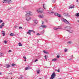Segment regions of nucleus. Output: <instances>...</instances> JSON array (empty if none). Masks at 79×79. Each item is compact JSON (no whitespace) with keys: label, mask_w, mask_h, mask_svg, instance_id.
<instances>
[{"label":"nucleus","mask_w":79,"mask_h":79,"mask_svg":"<svg viewBox=\"0 0 79 79\" xmlns=\"http://www.w3.org/2000/svg\"><path fill=\"white\" fill-rule=\"evenodd\" d=\"M37 13H42L44 12V10L43 8H40L37 9L36 10Z\"/></svg>","instance_id":"1"},{"label":"nucleus","mask_w":79,"mask_h":79,"mask_svg":"<svg viewBox=\"0 0 79 79\" xmlns=\"http://www.w3.org/2000/svg\"><path fill=\"white\" fill-rule=\"evenodd\" d=\"M26 13L27 14L25 15V16H26V17H27V16H29V15L30 16H32V13L31 11H26Z\"/></svg>","instance_id":"2"},{"label":"nucleus","mask_w":79,"mask_h":79,"mask_svg":"<svg viewBox=\"0 0 79 79\" xmlns=\"http://www.w3.org/2000/svg\"><path fill=\"white\" fill-rule=\"evenodd\" d=\"M62 22H64V23H65V24H70L69 22L68 21L64 19H62Z\"/></svg>","instance_id":"3"},{"label":"nucleus","mask_w":79,"mask_h":79,"mask_svg":"<svg viewBox=\"0 0 79 79\" xmlns=\"http://www.w3.org/2000/svg\"><path fill=\"white\" fill-rule=\"evenodd\" d=\"M55 76H56V74L55 73V72H54L53 73H52V75H51V77H50V79H53L55 77Z\"/></svg>","instance_id":"4"},{"label":"nucleus","mask_w":79,"mask_h":79,"mask_svg":"<svg viewBox=\"0 0 79 79\" xmlns=\"http://www.w3.org/2000/svg\"><path fill=\"white\" fill-rule=\"evenodd\" d=\"M71 27L69 26H68L65 27V31H68L69 29H71Z\"/></svg>","instance_id":"5"},{"label":"nucleus","mask_w":79,"mask_h":79,"mask_svg":"<svg viewBox=\"0 0 79 79\" xmlns=\"http://www.w3.org/2000/svg\"><path fill=\"white\" fill-rule=\"evenodd\" d=\"M63 15L64 16H65V17H68V16H69V15H68V13H64Z\"/></svg>","instance_id":"6"},{"label":"nucleus","mask_w":79,"mask_h":79,"mask_svg":"<svg viewBox=\"0 0 79 79\" xmlns=\"http://www.w3.org/2000/svg\"><path fill=\"white\" fill-rule=\"evenodd\" d=\"M5 26V23H3L1 25H0V29H2V27H3Z\"/></svg>","instance_id":"7"},{"label":"nucleus","mask_w":79,"mask_h":79,"mask_svg":"<svg viewBox=\"0 0 79 79\" xmlns=\"http://www.w3.org/2000/svg\"><path fill=\"white\" fill-rule=\"evenodd\" d=\"M39 18H44V15H39L38 16Z\"/></svg>","instance_id":"8"},{"label":"nucleus","mask_w":79,"mask_h":79,"mask_svg":"<svg viewBox=\"0 0 79 79\" xmlns=\"http://www.w3.org/2000/svg\"><path fill=\"white\" fill-rule=\"evenodd\" d=\"M26 19L27 21H30V20L31 19V17H27V18H26Z\"/></svg>","instance_id":"9"},{"label":"nucleus","mask_w":79,"mask_h":79,"mask_svg":"<svg viewBox=\"0 0 79 79\" xmlns=\"http://www.w3.org/2000/svg\"><path fill=\"white\" fill-rule=\"evenodd\" d=\"M27 34H29V35H31V32L30 31V30H28V31L27 33Z\"/></svg>","instance_id":"10"},{"label":"nucleus","mask_w":79,"mask_h":79,"mask_svg":"<svg viewBox=\"0 0 79 79\" xmlns=\"http://www.w3.org/2000/svg\"><path fill=\"white\" fill-rule=\"evenodd\" d=\"M6 66L7 68H8L9 67H11V65H9L8 64H6Z\"/></svg>","instance_id":"11"},{"label":"nucleus","mask_w":79,"mask_h":79,"mask_svg":"<svg viewBox=\"0 0 79 79\" xmlns=\"http://www.w3.org/2000/svg\"><path fill=\"white\" fill-rule=\"evenodd\" d=\"M59 29H62V28H61V27H57V28L54 27V30H57Z\"/></svg>","instance_id":"12"},{"label":"nucleus","mask_w":79,"mask_h":79,"mask_svg":"<svg viewBox=\"0 0 79 79\" xmlns=\"http://www.w3.org/2000/svg\"><path fill=\"white\" fill-rule=\"evenodd\" d=\"M41 27H42L43 28H46V27H47V26L45 25H41Z\"/></svg>","instance_id":"13"},{"label":"nucleus","mask_w":79,"mask_h":79,"mask_svg":"<svg viewBox=\"0 0 79 79\" xmlns=\"http://www.w3.org/2000/svg\"><path fill=\"white\" fill-rule=\"evenodd\" d=\"M68 32H70V33H72L73 32V30H68Z\"/></svg>","instance_id":"14"},{"label":"nucleus","mask_w":79,"mask_h":79,"mask_svg":"<svg viewBox=\"0 0 79 79\" xmlns=\"http://www.w3.org/2000/svg\"><path fill=\"white\" fill-rule=\"evenodd\" d=\"M34 23H35L36 24H37V23H38L37 20H34Z\"/></svg>","instance_id":"15"},{"label":"nucleus","mask_w":79,"mask_h":79,"mask_svg":"<svg viewBox=\"0 0 79 79\" xmlns=\"http://www.w3.org/2000/svg\"><path fill=\"white\" fill-rule=\"evenodd\" d=\"M10 36H15V35L13 33H12L10 34Z\"/></svg>","instance_id":"16"},{"label":"nucleus","mask_w":79,"mask_h":79,"mask_svg":"<svg viewBox=\"0 0 79 79\" xmlns=\"http://www.w3.org/2000/svg\"><path fill=\"white\" fill-rule=\"evenodd\" d=\"M7 2L8 3H10L11 2H12V1L11 0H7Z\"/></svg>","instance_id":"17"},{"label":"nucleus","mask_w":79,"mask_h":79,"mask_svg":"<svg viewBox=\"0 0 79 79\" xmlns=\"http://www.w3.org/2000/svg\"><path fill=\"white\" fill-rule=\"evenodd\" d=\"M2 34H3V36H5V31H2Z\"/></svg>","instance_id":"18"},{"label":"nucleus","mask_w":79,"mask_h":79,"mask_svg":"<svg viewBox=\"0 0 79 79\" xmlns=\"http://www.w3.org/2000/svg\"><path fill=\"white\" fill-rule=\"evenodd\" d=\"M30 69H31V68L29 67H27L25 68L26 70H28Z\"/></svg>","instance_id":"19"},{"label":"nucleus","mask_w":79,"mask_h":79,"mask_svg":"<svg viewBox=\"0 0 79 79\" xmlns=\"http://www.w3.org/2000/svg\"><path fill=\"white\" fill-rule=\"evenodd\" d=\"M75 16L77 17H79V13H77L75 15Z\"/></svg>","instance_id":"20"},{"label":"nucleus","mask_w":79,"mask_h":79,"mask_svg":"<svg viewBox=\"0 0 79 79\" xmlns=\"http://www.w3.org/2000/svg\"><path fill=\"white\" fill-rule=\"evenodd\" d=\"M56 61V58H54L52 60V61Z\"/></svg>","instance_id":"21"},{"label":"nucleus","mask_w":79,"mask_h":79,"mask_svg":"<svg viewBox=\"0 0 79 79\" xmlns=\"http://www.w3.org/2000/svg\"><path fill=\"white\" fill-rule=\"evenodd\" d=\"M16 66V64H11V66H12V67H13L14 66Z\"/></svg>","instance_id":"22"},{"label":"nucleus","mask_w":79,"mask_h":79,"mask_svg":"<svg viewBox=\"0 0 79 79\" xmlns=\"http://www.w3.org/2000/svg\"><path fill=\"white\" fill-rule=\"evenodd\" d=\"M19 47L22 46V44L21 43H19Z\"/></svg>","instance_id":"23"},{"label":"nucleus","mask_w":79,"mask_h":79,"mask_svg":"<svg viewBox=\"0 0 79 79\" xmlns=\"http://www.w3.org/2000/svg\"><path fill=\"white\" fill-rule=\"evenodd\" d=\"M74 8V6H71L69 7V9H70V8Z\"/></svg>","instance_id":"24"},{"label":"nucleus","mask_w":79,"mask_h":79,"mask_svg":"<svg viewBox=\"0 0 79 79\" xmlns=\"http://www.w3.org/2000/svg\"><path fill=\"white\" fill-rule=\"evenodd\" d=\"M57 16L58 17H61V15L60 14H58L57 15Z\"/></svg>","instance_id":"25"},{"label":"nucleus","mask_w":79,"mask_h":79,"mask_svg":"<svg viewBox=\"0 0 79 79\" xmlns=\"http://www.w3.org/2000/svg\"><path fill=\"white\" fill-rule=\"evenodd\" d=\"M30 31L32 32H33V33H35V31H34L33 30H30Z\"/></svg>","instance_id":"26"},{"label":"nucleus","mask_w":79,"mask_h":79,"mask_svg":"<svg viewBox=\"0 0 79 79\" xmlns=\"http://www.w3.org/2000/svg\"><path fill=\"white\" fill-rule=\"evenodd\" d=\"M43 52L44 53H46V54H47V53H48V52H47V51H44Z\"/></svg>","instance_id":"27"},{"label":"nucleus","mask_w":79,"mask_h":79,"mask_svg":"<svg viewBox=\"0 0 79 79\" xmlns=\"http://www.w3.org/2000/svg\"><path fill=\"white\" fill-rule=\"evenodd\" d=\"M44 58L45 59H46V61H47V56L45 55L44 56Z\"/></svg>","instance_id":"28"},{"label":"nucleus","mask_w":79,"mask_h":79,"mask_svg":"<svg viewBox=\"0 0 79 79\" xmlns=\"http://www.w3.org/2000/svg\"><path fill=\"white\" fill-rule=\"evenodd\" d=\"M55 71H57V72H60V69H58V70L56 69Z\"/></svg>","instance_id":"29"},{"label":"nucleus","mask_w":79,"mask_h":79,"mask_svg":"<svg viewBox=\"0 0 79 79\" xmlns=\"http://www.w3.org/2000/svg\"><path fill=\"white\" fill-rule=\"evenodd\" d=\"M37 74H39V73L40 72V70H37Z\"/></svg>","instance_id":"30"},{"label":"nucleus","mask_w":79,"mask_h":79,"mask_svg":"<svg viewBox=\"0 0 79 79\" xmlns=\"http://www.w3.org/2000/svg\"><path fill=\"white\" fill-rule=\"evenodd\" d=\"M58 13H56L55 14V15L56 16H58Z\"/></svg>","instance_id":"31"},{"label":"nucleus","mask_w":79,"mask_h":79,"mask_svg":"<svg viewBox=\"0 0 79 79\" xmlns=\"http://www.w3.org/2000/svg\"><path fill=\"white\" fill-rule=\"evenodd\" d=\"M68 50V49L66 48H65L64 49V52H67V51Z\"/></svg>","instance_id":"32"},{"label":"nucleus","mask_w":79,"mask_h":79,"mask_svg":"<svg viewBox=\"0 0 79 79\" xmlns=\"http://www.w3.org/2000/svg\"><path fill=\"white\" fill-rule=\"evenodd\" d=\"M3 53H0V56H3Z\"/></svg>","instance_id":"33"},{"label":"nucleus","mask_w":79,"mask_h":79,"mask_svg":"<svg viewBox=\"0 0 79 79\" xmlns=\"http://www.w3.org/2000/svg\"><path fill=\"white\" fill-rule=\"evenodd\" d=\"M36 61H38V60L36 59L34 61V62L35 63Z\"/></svg>","instance_id":"34"},{"label":"nucleus","mask_w":79,"mask_h":79,"mask_svg":"<svg viewBox=\"0 0 79 79\" xmlns=\"http://www.w3.org/2000/svg\"><path fill=\"white\" fill-rule=\"evenodd\" d=\"M45 5V4H43V7L45 9V6H44Z\"/></svg>","instance_id":"35"},{"label":"nucleus","mask_w":79,"mask_h":79,"mask_svg":"<svg viewBox=\"0 0 79 79\" xmlns=\"http://www.w3.org/2000/svg\"><path fill=\"white\" fill-rule=\"evenodd\" d=\"M48 13H49L50 14H51V13H53L54 12H48Z\"/></svg>","instance_id":"36"},{"label":"nucleus","mask_w":79,"mask_h":79,"mask_svg":"<svg viewBox=\"0 0 79 79\" xmlns=\"http://www.w3.org/2000/svg\"><path fill=\"white\" fill-rule=\"evenodd\" d=\"M7 43V42H6V41H4V44H6Z\"/></svg>","instance_id":"37"},{"label":"nucleus","mask_w":79,"mask_h":79,"mask_svg":"<svg viewBox=\"0 0 79 79\" xmlns=\"http://www.w3.org/2000/svg\"><path fill=\"white\" fill-rule=\"evenodd\" d=\"M23 58L25 60H26V59H27L26 57V56H23Z\"/></svg>","instance_id":"38"},{"label":"nucleus","mask_w":79,"mask_h":79,"mask_svg":"<svg viewBox=\"0 0 79 79\" xmlns=\"http://www.w3.org/2000/svg\"><path fill=\"white\" fill-rule=\"evenodd\" d=\"M52 1L53 3H55V0H52Z\"/></svg>","instance_id":"39"},{"label":"nucleus","mask_w":79,"mask_h":79,"mask_svg":"<svg viewBox=\"0 0 79 79\" xmlns=\"http://www.w3.org/2000/svg\"><path fill=\"white\" fill-rule=\"evenodd\" d=\"M69 44H71V41H69L68 42Z\"/></svg>","instance_id":"40"},{"label":"nucleus","mask_w":79,"mask_h":79,"mask_svg":"<svg viewBox=\"0 0 79 79\" xmlns=\"http://www.w3.org/2000/svg\"><path fill=\"white\" fill-rule=\"evenodd\" d=\"M42 27L41 26L39 27V29H42Z\"/></svg>","instance_id":"41"},{"label":"nucleus","mask_w":79,"mask_h":79,"mask_svg":"<svg viewBox=\"0 0 79 79\" xmlns=\"http://www.w3.org/2000/svg\"><path fill=\"white\" fill-rule=\"evenodd\" d=\"M40 34L39 33H38L36 34L37 35H40Z\"/></svg>","instance_id":"42"},{"label":"nucleus","mask_w":79,"mask_h":79,"mask_svg":"<svg viewBox=\"0 0 79 79\" xmlns=\"http://www.w3.org/2000/svg\"><path fill=\"white\" fill-rule=\"evenodd\" d=\"M2 22H3V20H0V23H2Z\"/></svg>","instance_id":"43"},{"label":"nucleus","mask_w":79,"mask_h":79,"mask_svg":"<svg viewBox=\"0 0 79 79\" xmlns=\"http://www.w3.org/2000/svg\"><path fill=\"white\" fill-rule=\"evenodd\" d=\"M19 29H22V27H19Z\"/></svg>","instance_id":"44"},{"label":"nucleus","mask_w":79,"mask_h":79,"mask_svg":"<svg viewBox=\"0 0 79 79\" xmlns=\"http://www.w3.org/2000/svg\"><path fill=\"white\" fill-rule=\"evenodd\" d=\"M57 58H60V56L58 55H57Z\"/></svg>","instance_id":"45"},{"label":"nucleus","mask_w":79,"mask_h":79,"mask_svg":"<svg viewBox=\"0 0 79 79\" xmlns=\"http://www.w3.org/2000/svg\"><path fill=\"white\" fill-rule=\"evenodd\" d=\"M6 2H7L6 1H3V3H6Z\"/></svg>","instance_id":"46"},{"label":"nucleus","mask_w":79,"mask_h":79,"mask_svg":"<svg viewBox=\"0 0 79 79\" xmlns=\"http://www.w3.org/2000/svg\"><path fill=\"white\" fill-rule=\"evenodd\" d=\"M12 51L11 50H9L8 51V52H11Z\"/></svg>","instance_id":"47"},{"label":"nucleus","mask_w":79,"mask_h":79,"mask_svg":"<svg viewBox=\"0 0 79 79\" xmlns=\"http://www.w3.org/2000/svg\"><path fill=\"white\" fill-rule=\"evenodd\" d=\"M17 27V26H16V25H15V28H16V27Z\"/></svg>","instance_id":"48"},{"label":"nucleus","mask_w":79,"mask_h":79,"mask_svg":"<svg viewBox=\"0 0 79 79\" xmlns=\"http://www.w3.org/2000/svg\"><path fill=\"white\" fill-rule=\"evenodd\" d=\"M4 1H5L6 2H7L8 0H4Z\"/></svg>","instance_id":"49"},{"label":"nucleus","mask_w":79,"mask_h":79,"mask_svg":"<svg viewBox=\"0 0 79 79\" xmlns=\"http://www.w3.org/2000/svg\"><path fill=\"white\" fill-rule=\"evenodd\" d=\"M11 8H9L8 10H11Z\"/></svg>","instance_id":"50"},{"label":"nucleus","mask_w":79,"mask_h":79,"mask_svg":"<svg viewBox=\"0 0 79 79\" xmlns=\"http://www.w3.org/2000/svg\"><path fill=\"white\" fill-rule=\"evenodd\" d=\"M44 22H42V24H44Z\"/></svg>","instance_id":"51"},{"label":"nucleus","mask_w":79,"mask_h":79,"mask_svg":"<svg viewBox=\"0 0 79 79\" xmlns=\"http://www.w3.org/2000/svg\"><path fill=\"white\" fill-rule=\"evenodd\" d=\"M72 60V59H69V60Z\"/></svg>","instance_id":"52"},{"label":"nucleus","mask_w":79,"mask_h":79,"mask_svg":"<svg viewBox=\"0 0 79 79\" xmlns=\"http://www.w3.org/2000/svg\"><path fill=\"white\" fill-rule=\"evenodd\" d=\"M24 61H26V59H25Z\"/></svg>","instance_id":"53"},{"label":"nucleus","mask_w":79,"mask_h":79,"mask_svg":"<svg viewBox=\"0 0 79 79\" xmlns=\"http://www.w3.org/2000/svg\"><path fill=\"white\" fill-rule=\"evenodd\" d=\"M77 22L79 23V20H77Z\"/></svg>","instance_id":"54"},{"label":"nucleus","mask_w":79,"mask_h":79,"mask_svg":"<svg viewBox=\"0 0 79 79\" xmlns=\"http://www.w3.org/2000/svg\"><path fill=\"white\" fill-rule=\"evenodd\" d=\"M78 0H77V1H76L77 2H78Z\"/></svg>","instance_id":"55"},{"label":"nucleus","mask_w":79,"mask_h":79,"mask_svg":"<svg viewBox=\"0 0 79 79\" xmlns=\"http://www.w3.org/2000/svg\"><path fill=\"white\" fill-rule=\"evenodd\" d=\"M58 79H61V78H59Z\"/></svg>","instance_id":"56"},{"label":"nucleus","mask_w":79,"mask_h":79,"mask_svg":"<svg viewBox=\"0 0 79 79\" xmlns=\"http://www.w3.org/2000/svg\"><path fill=\"white\" fill-rule=\"evenodd\" d=\"M9 74H11V73H9Z\"/></svg>","instance_id":"57"},{"label":"nucleus","mask_w":79,"mask_h":79,"mask_svg":"<svg viewBox=\"0 0 79 79\" xmlns=\"http://www.w3.org/2000/svg\"><path fill=\"white\" fill-rule=\"evenodd\" d=\"M71 57H72V58H73V56H72Z\"/></svg>","instance_id":"58"},{"label":"nucleus","mask_w":79,"mask_h":79,"mask_svg":"<svg viewBox=\"0 0 79 79\" xmlns=\"http://www.w3.org/2000/svg\"><path fill=\"white\" fill-rule=\"evenodd\" d=\"M0 75H1V73H0Z\"/></svg>","instance_id":"59"},{"label":"nucleus","mask_w":79,"mask_h":79,"mask_svg":"<svg viewBox=\"0 0 79 79\" xmlns=\"http://www.w3.org/2000/svg\"><path fill=\"white\" fill-rule=\"evenodd\" d=\"M72 79V78H71V79Z\"/></svg>","instance_id":"60"}]
</instances>
